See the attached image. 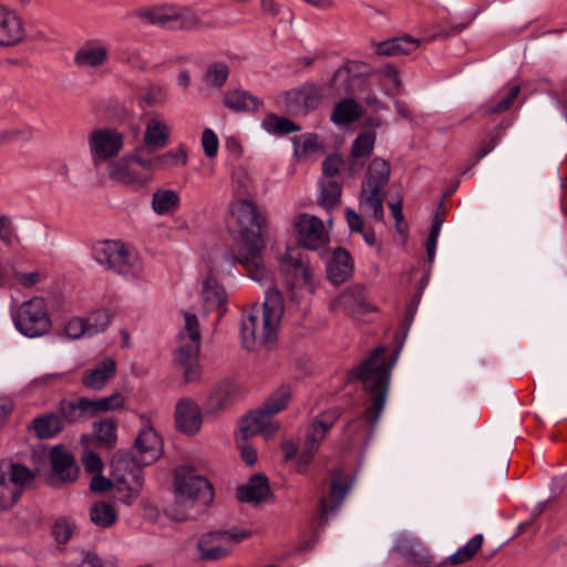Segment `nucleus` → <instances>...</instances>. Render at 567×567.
Wrapping results in <instances>:
<instances>
[{"label":"nucleus","instance_id":"a18cd8bd","mask_svg":"<svg viewBox=\"0 0 567 567\" xmlns=\"http://www.w3.org/2000/svg\"><path fill=\"white\" fill-rule=\"evenodd\" d=\"M125 398L121 392H114L109 396L96 400L89 399L91 415L94 417L100 412L120 410L124 406Z\"/></svg>","mask_w":567,"mask_h":567},{"label":"nucleus","instance_id":"a878e982","mask_svg":"<svg viewBox=\"0 0 567 567\" xmlns=\"http://www.w3.org/2000/svg\"><path fill=\"white\" fill-rule=\"evenodd\" d=\"M116 362L112 358H105L93 369L84 371L81 382L91 390H102L115 375Z\"/></svg>","mask_w":567,"mask_h":567},{"label":"nucleus","instance_id":"ea45409f","mask_svg":"<svg viewBox=\"0 0 567 567\" xmlns=\"http://www.w3.org/2000/svg\"><path fill=\"white\" fill-rule=\"evenodd\" d=\"M159 171H172L187 164L188 152L185 144H179L164 153L157 154Z\"/></svg>","mask_w":567,"mask_h":567},{"label":"nucleus","instance_id":"a211bd4d","mask_svg":"<svg viewBox=\"0 0 567 567\" xmlns=\"http://www.w3.org/2000/svg\"><path fill=\"white\" fill-rule=\"evenodd\" d=\"M142 429L135 439V450L138 453L142 465H150L158 460L163 451V441L152 425L146 415L140 416Z\"/></svg>","mask_w":567,"mask_h":567},{"label":"nucleus","instance_id":"79ce46f5","mask_svg":"<svg viewBox=\"0 0 567 567\" xmlns=\"http://www.w3.org/2000/svg\"><path fill=\"white\" fill-rule=\"evenodd\" d=\"M179 206V196L173 189H159L153 194L152 207L158 215L174 212Z\"/></svg>","mask_w":567,"mask_h":567},{"label":"nucleus","instance_id":"3c124183","mask_svg":"<svg viewBox=\"0 0 567 567\" xmlns=\"http://www.w3.org/2000/svg\"><path fill=\"white\" fill-rule=\"evenodd\" d=\"M229 76V68L224 62H214L208 65L205 74L204 82L207 86L220 90Z\"/></svg>","mask_w":567,"mask_h":567},{"label":"nucleus","instance_id":"58836bf2","mask_svg":"<svg viewBox=\"0 0 567 567\" xmlns=\"http://www.w3.org/2000/svg\"><path fill=\"white\" fill-rule=\"evenodd\" d=\"M319 204L326 209L331 210L340 204L342 186L336 179H320Z\"/></svg>","mask_w":567,"mask_h":567},{"label":"nucleus","instance_id":"393cba45","mask_svg":"<svg viewBox=\"0 0 567 567\" xmlns=\"http://www.w3.org/2000/svg\"><path fill=\"white\" fill-rule=\"evenodd\" d=\"M202 301L204 309L209 311H217L218 317L225 311V306L228 299L225 288L216 280L213 275H208L202 286Z\"/></svg>","mask_w":567,"mask_h":567},{"label":"nucleus","instance_id":"e433bc0d","mask_svg":"<svg viewBox=\"0 0 567 567\" xmlns=\"http://www.w3.org/2000/svg\"><path fill=\"white\" fill-rule=\"evenodd\" d=\"M32 427L40 439H51L64 429V424L59 414L47 413L37 416L32 421Z\"/></svg>","mask_w":567,"mask_h":567},{"label":"nucleus","instance_id":"6e6552de","mask_svg":"<svg viewBox=\"0 0 567 567\" xmlns=\"http://www.w3.org/2000/svg\"><path fill=\"white\" fill-rule=\"evenodd\" d=\"M140 460L128 453H117L112 460V476L120 501L132 505L140 496L144 484Z\"/></svg>","mask_w":567,"mask_h":567},{"label":"nucleus","instance_id":"c756f323","mask_svg":"<svg viewBox=\"0 0 567 567\" xmlns=\"http://www.w3.org/2000/svg\"><path fill=\"white\" fill-rule=\"evenodd\" d=\"M224 105L237 113L257 112L264 103L260 99L241 89L228 90L223 95Z\"/></svg>","mask_w":567,"mask_h":567},{"label":"nucleus","instance_id":"0e129e2a","mask_svg":"<svg viewBox=\"0 0 567 567\" xmlns=\"http://www.w3.org/2000/svg\"><path fill=\"white\" fill-rule=\"evenodd\" d=\"M74 526L66 518H60L55 522L54 525V536L58 543L65 544L68 543L73 534Z\"/></svg>","mask_w":567,"mask_h":567},{"label":"nucleus","instance_id":"2f4dec72","mask_svg":"<svg viewBox=\"0 0 567 567\" xmlns=\"http://www.w3.org/2000/svg\"><path fill=\"white\" fill-rule=\"evenodd\" d=\"M280 268L282 272L291 275L293 280H302L305 284H308L312 276L310 267L303 262L298 248L287 249L280 258Z\"/></svg>","mask_w":567,"mask_h":567},{"label":"nucleus","instance_id":"864d4df0","mask_svg":"<svg viewBox=\"0 0 567 567\" xmlns=\"http://www.w3.org/2000/svg\"><path fill=\"white\" fill-rule=\"evenodd\" d=\"M291 394L289 385H281L269 396L262 406L274 416L286 409Z\"/></svg>","mask_w":567,"mask_h":567},{"label":"nucleus","instance_id":"f257e3e1","mask_svg":"<svg viewBox=\"0 0 567 567\" xmlns=\"http://www.w3.org/2000/svg\"><path fill=\"white\" fill-rule=\"evenodd\" d=\"M393 363H389L383 348H375L371 354L348 373V380L362 383L365 400L360 416L352 420L347 431L352 435L371 432L378 423L386 402Z\"/></svg>","mask_w":567,"mask_h":567},{"label":"nucleus","instance_id":"f8f14e48","mask_svg":"<svg viewBox=\"0 0 567 567\" xmlns=\"http://www.w3.org/2000/svg\"><path fill=\"white\" fill-rule=\"evenodd\" d=\"M340 416L341 411L339 409H330L320 413L313 420L307 432L303 450L297 460V472L302 473L307 470L321 442Z\"/></svg>","mask_w":567,"mask_h":567},{"label":"nucleus","instance_id":"4be33fe9","mask_svg":"<svg viewBox=\"0 0 567 567\" xmlns=\"http://www.w3.org/2000/svg\"><path fill=\"white\" fill-rule=\"evenodd\" d=\"M52 481L70 483L76 480L79 467L74 457L63 446H55L50 452Z\"/></svg>","mask_w":567,"mask_h":567},{"label":"nucleus","instance_id":"f704fd0d","mask_svg":"<svg viewBox=\"0 0 567 567\" xmlns=\"http://www.w3.org/2000/svg\"><path fill=\"white\" fill-rule=\"evenodd\" d=\"M132 158L130 156L122 157L109 166V174L110 177L116 182L123 183V184H140L146 182V178L138 174L133 167H132Z\"/></svg>","mask_w":567,"mask_h":567},{"label":"nucleus","instance_id":"1a4fd4ad","mask_svg":"<svg viewBox=\"0 0 567 567\" xmlns=\"http://www.w3.org/2000/svg\"><path fill=\"white\" fill-rule=\"evenodd\" d=\"M184 328L178 334V362L184 368V377L187 382H193L200 377L198 354L200 351L202 336L197 317L188 311H183Z\"/></svg>","mask_w":567,"mask_h":567},{"label":"nucleus","instance_id":"39448f33","mask_svg":"<svg viewBox=\"0 0 567 567\" xmlns=\"http://www.w3.org/2000/svg\"><path fill=\"white\" fill-rule=\"evenodd\" d=\"M391 173L390 164L382 158H374L368 166L361 184L359 206L362 214L382 221L384 218L383 189Z\"/></svg>","mask_w":567,"mask_h":567},{"label":"nucleus","instance_id":"603ef678","mask_svg":"<svg viewBox=\"0 0 567 567\" xmlns=\"http://www.w3.org/2000/svg\"><path fill=\"white\" fill-rule=\"evenodd\" d=\"M82 319H84L87 337L103 332L111 322V316L106 309L92 311L86 317H82Z\"/></svg>","mask_w":567,"mask_h":567},{"label":"nucleus","instance_id":"774afa93","mask_svg":"<svg viewBox=\"0 0 567 567\" xmlns=\"http://www.w3.org/2000/svg\"><path fill=\"white\" fill-rule=\"evenodd\" d=\"M14 231L9 216L0 215V240L10 245L13 240Z\"/></svg>","mask_w":567,"mask_h":567},{"label":"nucleus","instance_id":"9d476101","mask_svg":"<svg viewBox=\"0 0 567 567\" xmlns=\"http://www.w3.org/2000/svg\"><path fill=\"white\" fill-rule=\"evenodd\" d=\"M17 330L28 338L45 334L51 327L48 306L42 297L23 301L12 313Z\"/></svg>","mask_w":567,"mask_h":567},{"label":"nucleus","instance_id":"2eb2a0df","mask_svg":"<svg viewBox=\"0 0 567 567\" xmlns=\"http://www.w3.org/2000/svg\"><path fill=\"white\" fill-rule=\"evenodd\" d=\"M295 227L299 244L310 250H318L329 241V234L323 221L310 214H301L297 217Z\"/></svg>","mask_w":567,"mask_h":567},{"label":"nucleus","instance_id":"338daca9","mask_svg":"<svg viewBox=\"0 0 567 567\" xmlns=\"http://www.w3.org/2000/svg\"><path fill=\"white\" fill-rule=\"evenodd\" d=\"M85 470L91 474H97L103 468V463L99 454L94 451H85L82 456Z\"/></svg>","mask_w":567,"mask_h":567},{"label":"nucleus","instance_id":"c03bdc74","mask_svg":"<svg viewBox=\"0 0 567 567\" xmlns=\"http://www.w3.org/2000/svg\"><path fill=\"white\" fill-rule=\"evenodd\" d=\"M484 537L476 534L464 546L458 548L454 554L449 556L447 561L451 565H462L473 559L476 553L482 548Z\"/></svg>","mask_w":567,"mask_h":567},{"label":"nucleus","instance_id":"5fc2aeb1","mask_svg":"<svg viewBox=\"0 0 567 567\" xmlns=\"http://www.w3.org/2000/svg\"><path fill=\"white\" fill-rule=\"evenodd\" d=\"M116 58L121 63L131 68L143 70L147 65L144 53L135 45L123 47L116 52Z\"/></svg>","mask_w":567,"mask_h":567},{"label":"nucleus","instance_id":"4c0bfd02","mask_svg":"<svg viewBox=\"0 0 567 567\" xmlns=\"http://www.w3.org/2000/svg\"><path fill=\"white\" fill-rule=\"evenodd\" d=\"M90 520L100 528H110L117 522V511L106 502H96L90 508Z\"/></svg>","mask_w":567,"mask_h":567},{"label":"nucleus","instance_id":"ddd939ff","mask_svg":"<svg viewBox=\"0 0 567 567\" xmlns=\"http://www.w3.org/2000/svg\"><path fill=\"white\" fill-rule=\"evenodd\" d=\"M90 154L95 166L116 157L124 146V136L114 128L94 130L87 138Z\"/></svg>","mask_w":567,"mask_h":567},{"label":"nucleus","instance_id":"e2e57ef3","mask_svg":"<svg viewBox=\"0 0 567 567\" xmlns=\"http://www.w3.org/2000/svg\"><path fill=\"white\" fill-rule=\"evenodd\" d=\"M343 161L339 155H330L322 163L323 176L321 179H334L339 174Z\"/></svg>","mask_w":567,"mask_h":567},{"label":"nucleus","instance_id":"f3484780","mask_svg":"<svg viewBox=\"0 0 567 567\" xmlns=\"http://www.w3.org/2000/svg\"><path fill=\"white\" fill-rule=\"evenodd\" d=\"M333 311L344 312L349 316H362L377 311V307L370 302L364 295V287L355 285L339 296L330 305Z\"/></svg>","mask_w":567,"mask_h":567},{"label":"nucleus","instance_id":"a19ab883","mask_svg":"<svg viewBox=\"0 0 567 567\" xmlns=\"http://www.w3.org/2000/svg\"><path fill=\"white\" fill-rule=\"evenodd\" d=\"M261 126L268 133L279 136L300 131V126L295 122L287 117L278 116L274 113H269L265 116L261 122Z\"/></svg>","mask_w":567,"mask_h":567},{"label":"nucleus","instance_id":"72a5a7b5","mask_svg":"<svg viewBox=\"0 0 567 567\" xmlns=\"http://www.w3.org/2000/svg\"><path fill=\"white\" fill-rule=\"evenodd\" d=\"M420 47V40L409 35L399 37L374 44L378 55L399 56L414 52Z\"/></svg>","mask_w":567,"mask_h":567},{"label":"nucleus","instance_id":"37998d69","mask_svg":"<svg viewBox=\"0 0 567 567\" xmlns=\"http://www.w3.org/2000/svg\"><path fill=\"white\" fill-rule=\"evenodd\" d=\"M231 395V388L229 384L217 385L209 394L206 405V414H216L219 411L226 409Z\"/></svg>","mask_w":567,"mask_h":567},{"label":"nucleus","instance_id":"b1692460","mask_svg":"<svg viewBox=\"0 0 567 567\" xmlns=\"http://www.w3.org/2000/svg\"><path fill=\"white\" fill-rule=\"evenodd\" d=\"M175 422L179 431L196 434L202 425V414L198 405L190 399H182L176 404Z\"/></svg>","mask_w":567,"mask_h":567},{"label":"nucleus","instance_id":"9b49d317","mask_svg":"<svg viewBox=\"0 0 567 567\" xmlns=\"http://www.w3.org/2000/svg\"><path fill=\"white\" fill-rule=\"evenodd\" d=\"M249 536L248 530L236 528L206 533L200 536L197 543L199 556L204 560H218L228 556L238 543Z\"/></svg>","mask_w":567,"mask_h":567},{"label":"nucleus","instance_id":"c85d7f7f","mask_svg":"<svg viewBox=\"0 0 567 567\" xmlns=\"http://www.w3.org/2000/svg\"><path fill=\"white\" fill-rule=\"evenodd\" d=\"M320 97V90L315 84H305L285 93V101L295 111H299L300 107L305 110L317 107Z\"/></svg>","mask_w":567,"mask_h":567},{"label":"nucleus","instance_id":"4d7b16f0","mask_svg":"<svg viewBox=\"0 0 567 567\" xmlns=\"http://www.w3.org/2000/svg\"><path fill=\"white\" fill-rule=\"evenodd\" d=\"M21 496V487L12 484L4 476L0 477V508H11Z\"/></svg>","mask_w":567,"mask_h":567},{"label":"nucleus","instance_id":"49530a36","mask_svg":"<svg viewBox=\"0 0 567 567\" xmlns=\"http://www.w3.org/2000/svg\"><path fill=\"white\" fill-rule=\"evenodd\" d=\"M375 143V134L362 132L358 135L351 146V157L364 162L371 154Z\"/></svg>","mask_w":567,"mask_h":567},{"label":"nucleus","instance_id":"8fccbe9b","mask_svg":"<svg viewBox=\"0 0 567 567\" xmlns=\"http://www.w3.org/2000/svg\"><path fill=\"white\" fill-rule=\"evenodd\" d=\"M420 543L408 535L398 536L394 544L395 551L416 563H422L424 559V556L420 553Z\"/></svg>","mask_w":567,"mask_h":567},{"label":"nucleus","instance_id":"4468645a","mask_svg":"<svg viewBox=\"0 0 567 567\" xmlns=\"http://www.w3.org/2000/svg\"><path fill=\"white\" fill-rule=\"evenodd\" d=\"M370 68L360 61H348L333 74L330 87L337 94H353L364 89Z\"/></svg>","mask_w":567,"mask_h":567},{"label":"nucleus","instance_id":"412c9836","mask_svg":"<svg viewBox=\"0 0 567 567\" xmlns=\"http://www.w3.org/2000/svg\"><path fill=\"white\" fill-rule=\"evenodd\" d=\"M264 249L252 250V247L244 249H235L234 257L227 259L231 266L235 262L243 265L247 275L255 281L265 285L269 281V271L261 261V252Z\"/></svg>","mask_w":567,"mask_h":567},{"label":"nucleus","instance_id":"69168bd1","mask_svg":"<svg viewBox=\"0 0 567 567\" xmlns=\"http://www.w3.org/2000/svg\"><path fill=\"white\" fill-rule=\"evenodd\" d=\"M65 334L71 339H80L87 337V330L85 329L84 319L82 317H75L69 320L64 327Z\"/></svg>","mask_w":567,"mask_h":567},{"label":"nucleus","instance_id":"5701e85b","mask_svg":"<svg viewBox=\"0 0 567 567\" xmlns=\"http://www.w3.org/2000/svg\"><path fill=\"white\" fill-rule=\"evenodd\" d=\"M110 58L107 45L103 40L93 39L83 43L74 54V63L79 68H100L104 65Z\"/></svg>","mask_w":567,"mask_h":567},{"label":"nucleus","instance_id":"bb28decb","mask_svg":"<svg viewBox=\"0 0 567 567\" xmlns=\"http://www.w3.org/2000/svg\"><path fill=\"white\" fill-rule=\"evenodd\" d=\"M270 495L268 478L261 474L251 476L247 484L237 488V497L243 503L260 504L266 502Z\"/></svg>","mask_w":567,"mask_h":567},{"label":"nucleus","instance_id":"680f3d73","mask_svg":"<svg viewBox=\"0 0 567 567\" xmlns=\"http://www.w3.org/2000/svg\"><path fill=\"white\" fill-rule=\"evenodd\" d=\"M202 146L207 157L213 158L218 153L219 142L212 128H205L202 134Z\"/></svg>","mask_w":567,"mask_h":567},{"label":"nucleus","instance_id":"7c9ffc66","mask_svg":"<svg viewBox=\"0 0 567 567\" xmlns=\"http://www.w3.org/2000/svg\"><path fill=\"white\" fill-rule=\"evenodd\" d=\"M353 271V261L350 254L339 247L334 249L332 257L327 266L328 278L336 285L348 280Z\"/></svg>","mask_w":567,"mask_h":567},{"label":"nucleus","instance_id":"cd10ccee","mask_svg":"<svg viewBox=\"0 0 567 567\" xmlns=\"http://www.w3.org/2000/svg\"><path fill=\"white\" fill-rule=\"evenodd\" d=\"M23 37L22 21L19 16L4 7H0V45H13Z\"/></svg>","mask_w":567,"mask_h":567},{"label":"nucleus","instance_id":"20e7f679","mask_svg":"<svg viewBox=\"0 0 567 567\" xmlns=\"http://www.w3.org/2000/svg\"><path fill=\"white\" fill-rule=\"evenodd\" d=\"M92 256L105 269L127 279H136L143 272V262L138 252L122 241L97 243L92 249Z\"/></svg>","mask_w":567,"mask_h":567},{"label":"nucleus","instance_id":"7ed1b4c3","mask_svg":"<svg viewBox=\"0 0 567 567\" xmlns=\"http://www.w3.org/2000/svg\"><path fill=\"white\" fill-rule=\"evenodd\" d=\"M203 14L193 7L173 3L143 7L133 13L145 23L174 31H194L204 28Z\"/></svg>","mask_w":567,"mask_h":567},{"label":"nucleus","instance_id":"473e14b6","mask_svg":"<svg viewBox=\"0 0 567 567\" xmlns=\"http://www.w3.org/2000/svg\"><path fill=\"white\" fill-rule=\"evenodd\" d=\"M56 409L59 416L63 419V424H75L92 417L89 399L86 398L61 400Z\"/></svg>","mask_w":567,"mask_h":567},{"label":"nucleus","instance_id":"aec40b11","mask_svg":"<svg viewBox=\"0 0 567 567\" xmlns=\"http://www.w3.org/2000/svg\"><path fill=\"white\" fill-rule=\"evenodd\" d=\"M278 430L277 424L272 420V415L264 408L250 412L246 415L239 425V435L243 441L260 433L269 437Z\"/></svg>","mask_w":567,"mask_h":567},{"label":"nucleus","instance_id":"0eeeda50","mask_svg":"<svg viewBox=\"0 0 567 567\" xmlns=\"http://www.w3.org/2000/svg\"><path fill=\"white\" fill-rule=\"evenodd\" d=\"M228 224L240 236L236 249L252 247V250L257 251L265 248L261 225L252 202L248 199L233 200L229 205Z\"/></svg>","mask_w":567,"mask_h":567},{"label":"nucleus","instance_id":"de8ad7c7","mask_svg":"<svg viewBox=\"0 0 567 567\" xmlns=\"http://www.w3.org/2000/svg\"><path fill=\"white\" fill-rule=\"evenodd\" d=\"M519 92L520 86L518 84H514L496 103L487 102L481 106L480 111H482L483 115L503 113L511 109Z\"/></svg>","mask_w":567,"mask_h":567},{"label":"nucleus","instance_id":"052dcab7","mask_svg":"<svg viewBox=\"0 0 567 567\" xmlns=\"http://www.w3.org/2000/svg\"><path fill=\"white\" fill-rule=\"evenodd\" d=\"M12 484L23 487L33 480V473L25 466L13 464L10 468V477L8 478Z\"/></svg>","mask_w":567,"mask_h":567},{"label":"nucleus","instance_id":"13d9d810","mask_svg":"<svg viewBox=\"0 0 567 567\" xmlns=\"http://www.w3.org/2000/svg\"><path fill=\"white\" fill-rule=\"evenodd\" d=\"M117 424L113 419L103 420L94 423V431L99 442L106 446H113L117 440Z\"/></svg>","mask_w":567,"mask_h":567},{"label":"nucleus","instance_id":"dca6fc26","mask_svg":"<svg viewBox=\"0 0 567 567\" xmlns=\"http://www.w3.org/2000/svg\"><path fill=\"white\" fill-rule=\"evenodd\" d=\"M171 127L158 112H150L144 116L143 145L148 154L161 151L169 144Z\"/></svg>","mask_w":567,"mask_h":567},{"label":"nucleus","instance_id":"f03ea898","mask_svg":"<svg viewBox=\"0 0 567 567\" xmlns=\"http://www.w3.org/2000/svg\"><path fill=\"white\" fill-rule=\"evenodd\" d=\"M285 311L281 293L269 288L265 295L262 310L255 309L241 317L240 336L243 347L255 351L277 340V331Z\"/></svg>","mask_w":567,"mask_h":567},{"label":"nucleus","instance_id":"09e8293b","mask_svg":"<svg viewBox=\"0 0 567 567\" xmlns=\"http://www.w3.org/2000/svg\"><path fill=\"white\" fill-rule=\"evenodd\" d=\"M519 92L520 86L518 84H514L496 103L487 102L481 106L480 111H482L483 115L503 113L511 109Z\"/></svg>","mask_w":567,"mask_h":567},{"label":"nucleus","instance_id":"6ab92c4d","mask_svg":"<svg viewBox=\"0 0 567 567\" xmlns=\"http://www.w3.org/2000/svg\"><path fill=\"white\" fill-rule=\"evenodd\" d=\"M329 498H321L319 505V522L324 525L329 516L336 513L352 486V480L343 476L340 468L332 472Z\"/></svg>","mask_w":567,"mask_h":567},{"label":"nucleus","instance_id":"423d86ee","mask_svg":"<svg viewBox=\"0 0 567 567\" xmlns=\"http://www.w3.org/2000/svg\"><path fill=\"white\" fill-rule=\"evenodd\" d=\"M174 494L175 506L185 511L207 506L214 499V488L208 480L186 465L175 470Z\"/></svg>","mask_w":567,"mask_h":567},{"label":"nucleus","instance_id":"bf43d9fd","mask_svg":"<svg viewBox=\"0 0 567 567\" xmlns=\"http://www.w3.org/2000/svg\"><path fill=\"white\" fill-rule=\"evenodd\" d=\"M142 101L148 106L164 105L167 101V91L161 85H150L143 93Z\"/></svg>","mask_w":567,"mask_h":567},{"label":"nucleus","instance_id":"6e6d98bb","mask_svg":"<svg viewBox=\"0 0 567 567\" xmlns=\"http://www.w3.org/2000/svg\"><path fill=\"white\" fill-rule=\"evenodd\" d=\"M145 153H148L147 150L144 148V146H141L136 148L133 154H131V158L133 163L138 165L146 173V176L144 177L146 178V181H148L155 172L159 171V167L157 162V154L145 155Z\"/></svg>","mask_w":567,"mask_h":567},{"label":"nucleus","instance_id":"c9c22d12","mask_svg":"<svg viewBox=\"0 0 567 567\" xmlns=\"http://www.w3.org/2000/svg\"><path fill=\"white\" fill-rule=\"evenodd\" d=\"M362 106L352 97L339 101L331 114V121L337 125H347L362 116Z\"/></svg>","mask_w":567,"mask_h":567}]
</instances>
